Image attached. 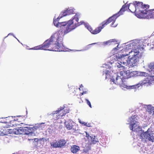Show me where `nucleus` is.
Returning a JSON list of instances; mask_svg holds the SVG:
<instances>
[{"label": "nucleus", "mask_w": 154, "mask_h": 154, "mask_svg": "<svg viewBox=\"0 0 154 154\" xmlns=\"http://www.w3.org/2000/svg\"><path fill=\"white\" fill-rule=\"evenodd\" d=\"M140 43L137 41L134 40L126 45V56H128L127 62L130 66H137L139 59L142 57L141 53L139 50L143 47L140 45Z\"/></svg>", "instance_id": "f257e3e1"}, {"label": "nucleus", "mask_w": 154, "mask_h": 154, "mask_svg": "<svg viewBox=\"0 0 154 154\" xmlns=\"http://www.w3.org/2000/svg\"><path fill=\"white\" fill-rule=\"evenodd\" d=\"M149 7L148 5H143L142 2L135 1L133 3H130L129 5H126V8H128L132 12H135L137 17L144 18L146 17L147 10Z\"/></svg>", "instance_id": "f03ea898"}, {"label": "nucleus", "mask_w": 154, "mask_h": 154, "mask_svg": "<svg viewBox=\"0 0 154 154\" xmlns=\"http://www.w3.org/2000/svg\"><path fill=\"white\" fill-rule=\"evenodd\" d=\"M125 11V4L120 9V11L117 13L114 14L112 16L109 17L106 20L102 22L100 24V26L97 27L92 31V34H96L99 33L107 25L112 23L111 26L115 27L116 25H113L114 23L115 22L117 18L120 15L123 14Z\"/></svg>", "instance_id": "7ed1b4c3"}, {"label": "nucleus", "mask_w": 154, "mask_h": 154, "mask_svg": "<svg viewBox=\"0 0 154 154\" xmlns=\"http://www.w3.org/2000/svg\"><path fill=\"white\" fill-rule=\"evenodd\" d=\"M63 30L60 29L53 34L49 39L51 44L57 49L55 51H64V47L62 43V37L64 35Z\"/></svg>", "instance_id": "20e7f679"}, {"label": "nucleus", "mask_w": 154, "mask_h": 154, "mask_svg": "<svg viewBox=\"0 0 154 154\" xmlns=\"http://www.w3.org/2000/svg\"><path fill=\"white\" fill-rule=\"evenodd\" d=\"M110 72L109 70H106L105 72L106 75V79H110V82L111 84L115 83L117 85H120V87L122 89L125 88V77L124 74H125V72L121 71L120 72V75L122 76L120 78L118 75L117 73H114L112 77L110 78Z\"/></svg>", "instance_id": "39448f33"}, {"label": "nucleus", "mask_w": 154, "mask_h": 154, "mask_svg": "<svg viewBox=\"0 0 154 154\" xmlns=\"http://www.w3.org/2000/svg\"><path fill=\"white\" fill-rule=\"evenodd\" d=\"M79 18L77 16L75 15L73 18L69 20L68 22L67 26L63 30V32L64 34H66L73 29L75 28L78 26L81 25V24L78 22Z\"/></svg>", "instance_id": "423d86ee"}, {"label": "nucleus", "mask_w": 154, "mask_h": 154, "mask_svg": "<svg viewBox=\"0 0 154 154\" xmlns=\"http://www.w3.org/2000/svg\"><path fill=\"white\" fill-rule=\"evenodd\" d=\"M32 50H49L51 51H55L57 49L53 46L51 44L49 39L45 41L42 44L35 47L33 48L30 49Z\"/></svg>", "instance_id": "0eeeda50"}, {"label": "nucleus", "mask_w": 154, "mask_h": 154, "mask_svg": "<svg viewBox=\"0 0 154 154\" xmlns=\"http://www.w3.org/2000/svg\"><path fill=\"white\" fill-rule=\"evenodd\" d=\"M154 115V107L150 106H148L146 109L145 112L141 114V116L146 119L147 117L150 115Z\"/></svg>", "instance_id": "6e6552de"}, {"label": "nucleus", "mask_w": 154, "mask_h": 154, "mask_svg": "<svg viewBox=\"0 0 154 154\" xmlns=\"http://www.w3.org/2000/svg\"><path fill=\"white\" fill-rule=\"evenodd\" d=\"M149 129H148L147 131L141 133L140 134V137L141 138H147L149 141L153 142L154 141V137L152 134H150L148 133V131Z\"/></svg>", "instance_id": "1a4fd4ad"}, {"label": "nucleus", "mask_w": 154, "mask_h": 154, "mask_svg": "<svg viewBox=\"0 0 154 154\" xmlns=\"http://www.w3.org/2000/svg\"><path fill=\"white\" fill-rule=\"evenodd\" d=\"M66 143V142L65 140L61 139L58 142L56 140L54 141L51 143V145L54 148L61 147L64 146Z\"/></svg>", "instance_id": "9d476101"}, {"label": "nucleus", "mask_w": 154, "mask_h": 154, "mask_svg": "<svg viewBox=\"0 0 154 154\" xmlns=\"http://www.w3.org/2000/svg\"><path fill=\"white\" fill-rule=\"evenodd\" d=\"M4 122L7 124L8 126H7V128L15 126V119H14L13 117H9L6 118V119Z\"/></svg>", "instance_id": "9b49d317"}, {"label": "nucleus", "mask_w": 154, "mask_h": 154, "mask_svg": "<svg viewBox=\"0 0 154 154\" xmlns=\"http://www.w3.org/2000/svg\"><path fill=\"white\" fill-rule=\"evenodd\" d=\"M149 80H143V81L141 82L139 84H137V85H135L132 86H128L127 85H126V88L127 89H134L136 87V86H138L137 87H139L140 86H142L143 85L146 84L147 83H149Z\"/></svg>", "instance_id": "f8f14e48"}, {"label": "nucleus", "mask_w": 154, "mask_h": 154, "mask_svg": "<svg viewBox=\"0 0 154 154\" xmlns=\"http://www.w3.org/2000/svg\"><path fill=\"white\" fill-rule=\"evenodd\" d=\"M129 127L130 129L134 131L139 132L141 131V133L143 132V131L142 130L141 127L136 124L130 125Z\"/></svg>", "instance_id": "ddd939ff"}, {"label": "nucleus", "mask_w": 154, "mask_h": 154, "mask_svg": "<svg viewBox=\"0 0 154 154\" xmlns=\"http://www.w3.org/2000/svg\"><path fill=\"white\" fill-rule=\"evenodd\" d=\"M73 124H74V122L72 121H68L65 122V123L66 128L67 129L69 130L72 129H74L73 128Z\"/></svg>", "instance_id": "4468645a"}, {"label": "nucleus", "mask_w": 154, "mask_h": 154, "mask_svg": "<svg viewBox=\"0 0 154 154\" xmlns=\"http://www.w3.org/2000/svg\"><path fill=\"white\" fill-rule=\"evenodd\" d=\"M80 149L79 146L76 145H72L71 147L70 150L73 153H76L78 152Z\"/></svg>", "instance_id": "2eb2a0df"}, {"label": "nucleus", "mask_w": 154, "mask_h": 154, "mask_svg": "<svg viewBox=\"0 0 154 154\" xmlns=\"http://www.w3.org/2000/svg\"><path fill=\"white\" fill-rule=\"evenodd\" d=\"M146 17L148 18H152L154 17V9L149 10H147V14H146Z\"/></svg>", "instance_id": "dca6fc26"}, {"label": "nucleus", "mask_w": 154, "mask_h": 154, "mask_svg": "<svg viewBox=\"0 0 154 154\" xmlns=\"http://www.w3.org/2000/svg\"><path fill=\"white\" fill-rule=\"evenodd\" d=\"M134 71H131L129 70L126 71V79H129L134 76Z\"/></svg>", "instance_id": "f3484780"}, {"label": "nucleus", "mask_w": 154, "mask_h": 154, "mask_svg": "<svg viewBox=\"0 0 154 154\" xmlns=\"http://www.w3.org/2000/svg\"><path fill=\"white\" fill-rule=\"evenodd\" d=\"M23 132V130L21 128H16L14 130V133L16 134H22Z\"/></svg>", "instance_id": "a211bd4d"}, {"label": "nucleus", "mask_w": 154, "mask_h": 154, "mask_svg": "<svg viewBox=\"0 0 154 154\" xmlns=\"http://www.w3.org/2000/svg\"><path fill=\"white\" fill-rule=\"evenodd\" d=\"M130 125L135 124L137 123V116L136 115L132 116L130 118Z\"/></svg>", "instance_id": "6ab92c4d"}, {"label": "nucleus", "mask_w": 154, "mask_h": 154, "mask_svg": "<svg viewBox=\"0 0 154 154\" xmlns=\"http://www.w3.org/2000/svg\"><path fill=\"white\" fill-rule=\"evenodd\" d=\"M91 139H90L91 141V143L95 144L97 143L98 142V139L95 136L91 137Z\"/></svg>", "instance_id": "aec40b11"}, {"label": "nucleus", "mask_w": 154, "mask_h": 154, "mask_svg": "<svg viewBox=\"0 0 154 154\" xmlns=\"http://www.w3.org/2000/svg\"><path fill=\"white\" fill-rule=\"evenodd\" d=\"M54 117L55 120H57L63 116H61V114L59 115L58 113L57 114L56 112L54 113Z\"/></svg>", "instance_id": "412c9836"}, {"label": "nucleus", "mask_w": 154, "mask_h": 154, "mask_svg": "<svg viewBox=\"0 0 154 154\" xmlns=\"http://www.w3.org/2000/svg\"><path fill=\"white\" fill-rule=\"evenodd\" d=\"M60 15L61 16V17H63L68 15L66 10L62 12Z\"/></svg>", "instance_id": "4be33fe9"}, {"label": "nucleus", "mask_w": 154, "mask_h": 154, "mask_svg": "<svg viewBox=\"0 0 154 154\" xmlns=\"http://www.w3.org/2000/svg\"><path fill=\"white\" fill-rule=\"evenodd\" d=\"M63 110V112L61 113L62 114L61 115L62 116H63L65 115L66 113L69 112V109L67 108L64 107Z\"/></svg>", "instance_id": "5701e85b"}, {"label": "nucleus", "mask_w": 154, "mask_h": 154, "mask_svg": "<svg viewBox=\"0 0 154 154\" xmlns=\"http://www.w3.org/2000/svg\"><path fill=\"white\" fill-rule=\"evenodd\" d=\"M79 122L80 123L88 127H90L91 126V124L89 123H88L87 122H82L80 120H79Z\"/></svg>", "instance_id": "b1692460"}, {"label": "nucleus", "mask_w": 154, "mask_h": 154, "mask_svg": "<svg viewBox=\"0 0 154 154\" xmlns=\"http://www.w3.org/2000/svg\"><path fill=\"white\" fill-rule=\"evenodd\" d=\"M15 121V126H16L17 125H20V124H23L22 123H21L20 122V118H17L16 119H14Z\"/></svg>", "instance_id": "393cba45"}, {"label": "nucleus", "mask_w": 154, "mask_h": 154, "mask_svg": "<svg viewBox=\"0 0 154 154\" xmlns=\"http://www.w3.org/2000/svg\"><path fill=\"white\" fill-rule=\"evenodd\" d=\"M6 130H3L1 129L0 130V135L3 136L6 135Z\"/></svg>", "instance_id": "a878e982"}, {"label": "nucleus", "mask_w": 154, "mask_h": 154, "mask_svg": "<svg viewBox=\"0 0 154 154\" xmlns=\"http://www.w3.org/2000/svg\"><path fill=\"white\" fill-rule=\"evenodd\" d=\"M60 23V22H58V21H57V20H56L55 19V18H54L53 23L55 26L57 27L59 26Z\"/></svg>", "instance_id": "bb28decb"}, {"label": "nucleus", "mask_w": 154, "mask_h": 154, "mask_svg": "<svg viewBox=\"0 0 154 154\" xmlns=\"http://www.w3.org/2000/svg\"><path fill=\"white\" fill-rule=\"evenodd\" d=\"M66 10L67 11V13H68V15L73 14L74 12L73 11L72 9H67Z\"/></svg>", "instance_id": "cd10ccee"}, {"label": "nucleus", "mask_w": 154, "mask_h": 154, "mask_svg": "<svg viewBox=\"0 0 154 154\" xmlns=\"http://www.w3.org/2000/svg\"><path fill=\"white\" fill-rule=\"evenodd\" d=\"M60 25L59 26H65L67 24H68V22H62L59 23Z\"/></svg>", "instance_id": "c85d7f7f"}, {"label": "nucleus", "mask_w": 154, "mask_h": 154, "mask_svg": "<svg viewBox=\"0 0 154 154\" xmlns=\"http://www.w3.org/2000/svg\"><path fill=\"white\" fill-rule=\"evenodd\" d=\"M115 41V39H111L105 42V44L107 45L109 43H111L112 42H114Z\"/></svg>", "instance_id": "c756f323"}, {"label": "nucleus", "mask_w": 154, "mask_h": 154, "mask_svg": "<svg viewBox=\"0 0 154 154\" xmlns=\"http://www.w3.org/2000/svg\"><path fill=\"white\" fill-rule=\"evenodd\" d=\"M85 100L86 101L87 104L91 108H92V106L91 104V103L90 101L87 99H85Z\"/></svg>", "instance_id": "7c9ffc66"}, {"label": "nucleus", "mask_w": 154, "mask_h": 154, "mask_svg": "<svg viewBox=\"0 0 154 154\" xmlns=\"http://www.w3.org/2000/svg\"><path fill=\"white\" fill-rule=\"evenodd\" d=\"M64 108H63V107H60V108H59L55 112H56V113L57 114V113H59L61 111L63 110L64 109Z\"/></svg>", "instance_id": "2f4dec72"}, {"label": "nucleus", "mask_w": 154, "mask_h": 154, "mask_svg": "<svg viewBox=\"0 0 154 154\" xmlns=\"http://www.w3.org/2000/svg\"><path fill=\"white\" fill-rule=\"evenodd\" d=\"M86 137L87 138V139L89 140H90V139H91V136L89 135V134L87 133V132H86Z\"/></svg>", "instance_id": "473e14b6"}, {"label": "nucleus", "mask_w": 154, "mask_h": 154, "mask_svg": "<svg viewBox=\"0 0 154 154\" xmlns=\"http://www.w3.org/2000/svg\"><path fill=\"white\" fill-rule=\"evenodd\" d=\"M87 29L92 33V31H93V29L91 26H88L87 27Z\"/></svg>", "instance_id": "72a5a7b5"}, {"label": "nucleus", "mask_w": 154, "mask_h": 154, "mask_svg": "<svg viewBox=\"0 0 154 154\" xmlns=\"http://www.w3.org/2000/svg\"><path fill=\"white\" fill-rule=\"evenodd\" d=\"M117 67L119 68H122V69H124V66H122L120 63H119V64L118 65V66H117Z\"/></svg>", "instance_id": "f704fd0d"}, {"label": "nucleus", "mask_w": 154, "mask_h": 154, "mask_svg": "<svg viewBox=\"0 0 154 154\" xmlns=\"http://www.w3.org/2000/svg\"><path fill=\"white\" fill-rule=\"evenodd\" d=\"M150 68L152 69H154V63L151 64L150 66Z\"/></svg>", "instance_id": "c9c22d12"}, {"label": "nucleus", "mask_w": 154, "mask_h": 154, "mask_svg": "<svg viewBox=\"0 0 154 154\" xmlns=\"http://www.w3.org/2000/svg\"><path fill=\"white\" fill-rule=\"evenodd\" d=\"M87 93V91H83V92L81 93L80 94V96H82V95H83L84 94H86Z\"/></svg>", "instance_id": "e433bc0d"}, {"label": "nucleus", "mask_w": 154, "mask_h": 154, "mask_svg": "<svg viewBox=\"0 0 154 154\" xmlns=\"http://www.w3.org/2000/svg\"><path fill=\"white\" fill-rule=\"evenodd\" d=\"M60 17L61 16L60 15L56 19H55L56 20H57V21H58L60 19L62 18L61 17Z\"/></svg>", "instance_id": "4c0bfd02"}, {"label": "nucleus", "mask_w": 154, "mask_h": 154, "mask_svg": "<svg viewBox=\"0 0 154 154\" xmlns=\"http://www.w3.org/2000/svg\"><path fill=\"white\" fill-rule=\"evenodd\" d=\"M118 46H119V45H118L116 47L114 48L113 50L116 51V50H118V48H119L118 47Z\"/></svg>", "instance_id": "58836bf2"}, {"label": "nucleus", "mask_w": 154, "mask_h": 154, "mask_svg": "<svg viewBox=\"0 0 154 154\" xmlns=\"http://www.w3.org/2000/svg\"><path fill=\"white\" fill-rule=\"evenodd\" d=\"M114 57H116V59L117 60L119 59V58H121L119 56H117L116 55V56H115Z\"/></svg>", "instance_id": "ea45409f"}, {"label": "nucleus", "mask_w": 154, "mask_h": 154, "mask_svg": "<svg viewBox=\"0 0 154 154\" xmlns=\"http://www.w3.org/2000/svg\"><path fill=\"white\" fill-rule=\"evenodd\" d=\"M84 87L82 85H81L80 86V87L79 88V90L81 91V88H82H82Z\"/></svg>", "instance_id": "a19ab883"}, {"label": "nucleus", "mask_w": 154, "mask_h": 154, "mask_svg": "<svg viewBox=\"0 0 154 154\" xmlns=\"http://www.w3.org/2000/svg\"><path fill=\"white\" fill-rule=\"evenodd\" d=\"M127 3V2L125 4L126 5Z\"/></svg>", "instance_id": "79ce46f5"}, {"label": "nucleus", "mask_w": 154, "mask_h": 154, "mask_svg": "<svg viewBox=\"0 0 154 154\" xmlns=\"http://www.w3.org/2000/svg\"><path fill=\"white\" fill-rule=\"evenodd\" d=\"M153 18H154V17H152Z\"/></svg>", "instance_id": "37998d69"}]
</instances>
